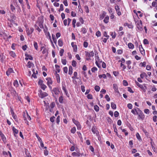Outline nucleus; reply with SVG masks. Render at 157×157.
<instances>
[{"mask_svg": "<svg viewBox=\"0 0 157 157\" xmlns=\"http://www.w3.org/2000/svg\"><path fill=\"white\" fill-rule=\"evenodd\" d=\"M143 43L144 44H149V42L147 39H144L143 40Z\"/></svg>", "mask_w": 157, "mask_h": 157, "instance_id": "obj_46", "label": "nucleus"}, {"mask_svg": "<svg viewBox=\"0 0 157 157\" xmlns=\"http://www.w3.org/2000/svg\"><path fill=\"white\" fill-rule=\"evenodd\" d=\"M45 29H44V31L46 35L48 36V33H49L48 31V28L46 26H45Z\"/></svg>", "mask_w": 157, "mask_h": 157, "instance_id": "obj_25", "label": "nucleus"}, {"mask_svg": "<svg viewBox=\"0 0 157 157\" xmlns=\"http://www.w3.org/2000/svg\"><path fill=\"white\" fill-rule=\"evenodd\" d=\"M137 28L140 31L143 30L142 22L141 20H137L135 22Z\"/></svg>", "mask_w": 157, "mask_h": 157, "instance_id": "obj_2", "label": "nucleus"}, {"mask_svg": "<svg viewBox=\"0 0 157 157\" xmlns=\"http://www.w3.org/2000/svg\"><path fill=\"white\" fill-rule=\"evenodd\" d=\"M64 50L63 49H61L59 51V54L60 56H62L64 52Z\"/></svg>", "mask_w": 157, "mask_h": 157, "instance_id": "obj_51", "label": "nucleus"}, {"mask_svg": "<svg viewBox=\"0 0 157 157\" xmlns=\"http://www.w3.org/2000/svg\"><path fill=\"white\" fill-rule=\"evenodd\" d=\"M63 71L65 73H67L68 71V69L67 67H64L63 68Z\"/></svg>", "mask_w": 157, "mask_h": 157, "instance_id": "obj_54", "label": "nucleus"}, {"mask_svg": "<svg viewBox=\"0 0 157 157\" xmlns=\"http://www.w3.org/2000/svg\"><path fill=\"white\" fill-rule=\"evenodd\" d=\"M139 48L140 52V53H141V54L143 55L144 54V53H145L144 51L143 48L141 45L139 46Z\"/></svg>", "mask_w": 157, "mask_h": 157, "instance_id": "obj_15", "label": "nucleus"}, {"mask_svg": "<svg viewBox=\"0 0 157 157\" xmlns=\"http://www.w3.org/2000/svg\"><path fill=\"white\" fill-rule=\"evenodd\" d=\"M88 45V43L87 42H84L83 43V46L85 48L87 47Z\"/></svg>", "mask_w": 157, "mask_h": 157, "instance_id": "obj_63", "label": "nucleus"}, {"mask_svg": "<svg viewBox=\"0 0 157 157\" xmlns=\"http://www.w3.org/2000/svg\"><path fill=\"white\" fill-rule=\"evenodd\" d=\"M94 109L97 112H98L99 110V107L97 105H94Z\"/></svg>", "mask_w": 157, "mask_h": 157, "instance_id": "obj_43", "label": "nucleus"}, {"mask_svg": "<svg viewBox=\"0 0 157 157\" xmlns=\"http://www.w3.org/2000/svg\"><path fill=\"white\" fill-rule=\"evenodd\" d=\"M13 70L12 68H9L6 72V74L7 76H9L11 73L13 72Z\"/></svg>", "mask_w": 157, "mask_h": 157, "instance_id": "obj_13", "label": "nucleus"}, {"mask_svg": "<svg viewBox=\"0 0 157 157\" xmlns=\"http://www.w3.org/2000/svg\"><path fill=\"white\" fill-rule=\"evenodd\" d=\"M43 21L42 20L41 21H39L37 22L36 24H38V26L41 29H43L44 26L43 25Z\"/></svg>", "mask_w": 157, "mask_h": 157, "instance_id": "obj_9", "label": "nucleus"}, {"mask_svg": "<svg viewBox=\"0 0 157 157\" xmlns=\"http://www.w3.org/2000/svg\"><path fill=\"white\" fill-rule=\"evenodd\" d=\"M85 54L86 56V59L87 60H89L91 59L90 58L94 56V53L93 51L88 52H85Z\"/></svg>", "mask_w": 157, "mask_h": 157, "instance_id": "obj_1", "label": "nucleus"}, {"mask_svg": "<svg viewBox=\"0 0 157 157\" xmlns=\"http://www.w3.org/2000/svg\"><path fill=\"white\" fill-rule=\"evenodd\" d=\"M10 54V56H12V57L14 58L16 57V55L15 53L13 51L10 52L9 53Z\"/></svg>", "mask_w": 157, "mask_h": 157, "instance_id": "obj_23", "label": "nucleus"}, {"mask_svg": "<svg viewBox=\"0 0 157 157\" xmlns=\"http://www.w3.org/2000/svg\"><path fill=\"white\" fill-rule=\"evenodd\" d=\"M97 68L95 67H93L91 69V71L93 72H94L95 71H97Z\"/></svg>", "mask_w": 157, "mask_h": 157, "instance_id": "obj_52", "label": "nucleus"}, {"mask_svg": "<svg viewBox=\"0 0 157 157\" xmlns=\"http://www.w3.org/2000/svg\"><path fill=\"white\" fill-rule=\"evenodd\" d=\"M109 17L108 16H106L105 18H104L103 21L105 23H107L109 22Z\"/></svg>", "mask_w": 157, "mask_h": 157, "instance_id": "obj_19", "label": "nucleus"}, {"mask_svg": "<svg viewBox=\"0 0 157 157\" xmlns=\"http://www.w3.org/2000/svg\"><path fill=\"white\" fill-rule=\"evenodd\" d=\"M46 80L47 81V84L48 85H51L52 84V82L51 78H46Z\"/></svg>", "mask_w": 157, "mask_h": 157, "instance_id": "obj_12", "label": "nucleus"}, {"mask_svg": "<svg viewBox=\"0 0 157 157\" xmlns=\"http://www.w3.org/2000/svg\"><path fill=\"white\" fill-rule=\"evenodd\" d=\"M71 16L73 17H75L76 16V13L75 12L72 11L71 13Z\"/></svg>", "mask_w": 157, "mask_h": 157, "instance_id": "obj_64", "label": "nucleus"}, {"mask_svg": "<svg viewBox=\"0 0 157 157\" xmlns=\"http://www.w3.org/2000/svg\"><path fill=\"white\" fill-rule=\"evenodd\" d=\"M61 62L62 64L64 65H65L66 64L67 61L65 59H62Z\"/></svg>", "mask_w": 157, "mask_h": 157, "instance_id": "obj_53", "label": "nucleus"}, {"mask_svg": "<svg viewBox=\"0 0 157 157\" xmlns=\"http://www.w3.org/2000/svg\"><path fill=\"white\" fill-rule=\"evenodd\" d=\"M94 89L96 91L98 92L100 90V88L99 86L97 85L95 86Z\"/></svg>", "mask_w": 157, "mask_h": 157, "instance_id": "obj_39", "label": "nucleus"}, {"mask_svg": "<svg viewBox=\"0 0 157 157\" xmlns=\"http://www.w3.org/2000/svg\"><path fill=\"white\" fill-rule=\"evenodd\" d=\"M25 56L26 57H28V58L29 59L32 60L33 59V58L32 56L28 55L27 54H25Z\"/></svg>", "mask_w": 157, "mask_h": 157, "instance_id": "obj_35", "label": "nucleus"}, {"mask_svg": "<svg viewBox=\"0 0 157 157\" xmlns=\"http://www.w3.org/2000/svg\"><path fill=\"white\" fill-rule=\"evenodd\" d=\"M113 88L115 90V92L119 93V91L118 90L117 86L116 85H113Z\"/></svg>", "mask_w": 157, "mask_h": 157, "instance_id": "obj_33", "label": "nucleus"}, {"mask_svg": "<svg viewBox=\"0 0 157 157\" xmlns=\"http://www.w3.org/2000/svg\"><path fill=\"white\" fill-rule=\"evenodd\" d=\"M10 90V91L11 94L13 95L14 96H16L17 95L16 91L13 88H11Z\"/></svg>", "mask_w": 157, "mask_h": 157, "instance_id": "obj_10", "label": "nucleus"}, {"mask_svg": "<svg viewBox=\"0 0 157 157\" xmlns=\"http://www.w3.org/2000/svg\"><path fill=\"white\" fill-rule=\"evenodd\" d=\"M63 7V5L62 4H60V8L59 10V11L60 12V11H63L64 10Z\"/></svg>", "mask_w": 157, "mask_h": 157, "instance_id": "obj_48", "label": "nucleus"}, {"mask_svg": "<svg viewBox=\"0 0 157 157\" xmlns=\"http://www.w3.org/2000/svg\"><path fill=\"white\" fill-rule=\"evenodd\" d=\"M58 44L60 47H61L63 45V42L61 39H59V40L58 41Z\"/></svg>", "mask_w": 157, "mask_h": 157, "instance_id": "obj_22", "label": "nucleus"}, {"mask_svg": "<svg viewBox=\"0 0 157 157\" xmlns=\"http://www.w3.org/2000/svg\"><path fill=\"white\" fill-rule=\"evenodd\" d=\"M123 84L124 86H127L128 85V83L126 81L124 80L123 81Z\"/></svg>", "mask_w": 157, "mask_h": 157, "instance_id": "obj_62", "label": "nucleus"}, {"mask_svg": "<svg viewBox=\"0 0 157 157\" xmlns=\"http://www.w3.org/2000/svg\"><path fill=\"white\" fill-rule=\"evenodd\" d=\"M91 130L92 132L94 133V134H97V131L96 128L94 126H93L92 127Z\"/></svg>", "mask_w": 157, "mask_h": 157, "instance_id": "obj_20", "label": "nucleus"}, {"mask_svg": "<svg viewBox=\"0 0 157 157\" xmlns=\"http://www.w3.org/2000/svg\"><path fill=\"white\" fill-rule=\"evenodd\" d=\"M56 78L57 80V82L58 83H59L60 82V79L59 75L58 74H56Z\"/></svg>", "mask_w": 157, "mask_h": 157, "instance_id": "obj_26", "label": "nucleus"}, {"mask_svg": "<svg viewBox=\"0 0 157 157\" xmlns=\"http://www.w3.org/2000/svg\"><path fill=\"white\" fill-rule=\"evenodd\" d=\"M13 130V132L14 133V136H16L15 134H17L18 133V130L15 128L14 127H13L12 128Z\"/></svg>", "mask_w": 157, "mask_h": 157, "instance_id": "obj_17", "label": "nucleus"}, {"mask_svg": "<svg viewBox=\"0 0 157 157\" xmlns=\"http://www.w3.org/2000/svg\"><path fill=\"white\" fill-rule=\"evenodd\" d=\"M115 9L116 10L117 15L118 16H120L121 14V13L120 11V7L118 5L116 6L115 7Z\"/></svg>", "mask_w": 157, "mask_h": 157, "instance_id": "obj_7", "label": "nucleus"}, {"mask_svg": "<svg viewBox=\"0 0 157 157\" xmlns=\"http://www.w3.org/2000/svg\"><path fill=\"white\" fill-rule=\"evenodd\" d=\"M81 31L83 33H86L87 32V30L86 28H82Z\"/></svg>", "mask_w": 157, "mask_h": 157, "instance_id": "obj_47", "label": "nucleus"}, {"mask_svg": "<svg viewBox=\"0 0 157 157\" xmlns=\"http://www.w3.org/2000/svg\"><path fill=\"white\" fill-rule=\"evenodd\" d=\"M38 95L40 98H43L47 96L48 94L46 92H43L41 90H40L39 91Z\"/></svg>", "mask_w": 157, "mask_h": 157, "instance_id": "obj_4", "label": "nucleus"}, {"mask_svg": "<svg viewBox=\"0 0 157 157\" xmlns=\"http://www.w3.org/2000/svg\"><path fill=\"white\" fill-rule=\"evenodd\" d=\"M24 119L25 121V123H27V124H28V122L27 121V119L29 120L30 121L31 120V118L30 116L28 115V113L27 112L26 114L24 113V114L23 115Z\"/></svg>", "mask_w": 157, "mask_h": 157, "instance_id": "obj_5", "label": "nucleus"}, {"mask_svg": "<svg viewBox=\"0 0 157 157\" xmlns=\"http://www.w3.org/2000/svg\"><path fill=\"white\" fill-rule=\"evenodd\" d=\"M87 97L88 99H92V95L90 94H89L87 95Z\"/></svg>", "mask_w": 157, "mask_h": 157, "instance_id": "obj_61", "label": "nucleus"}, {"mask_svg": "<svg viewBox=\"0 0 157 157\" xmlns=\"http://www.w3.org/2000/svg\"><path fill=\"white\" fill-rule=\"evenodd\" d=\"M136 137L137 139L139 140H141L140 136V135L138 133H136Z\"/></svg>", "mask_w": 157, "mask_h": 157, "instance_id": "obj_44", "label": "nucleus"}, {"mask_svg": "<svg viewBox=\"0 0 157 157\" xmlns=\"http://www.w3.org/2000/svg\"><path fill=\"white\" fill-rule=\"evenodd\" d=\"M119 113L117 111H116L114 113V115L115 117H117L119 116Z\"/></svg>", "mask_w": 157, "mask_h": 157, "instance_id": "obj_56", "label": "nucleus"}, {"mask_svg": "<svg viewBox=\"0 0 157 157\" xmlns=\"http://www.w3.org/2000/svg\"><path fill=\"white\" fill-rule=\"evenodd\" d=\"M138 108H136V109H132L131 111V112L134 114L135 115L137 114V111Z\"/></svg>", "mask_w": 157, "mask_h": 157, "instance_id": "obj_24", "label": "nucleus"}, {"mask_svg": "<svg viewBox=\"0 0 157 157\" xmlns=\"http://www.w3.org/2000/svg\"><path fill=\"white\" fill-rule=\"evenodd\" d=\"M98 77L100 78H105L106 77V76L105 74H103L102 75H98Z\"/></svg>", "mask_w": 157, "mask_h": 157, "instance_id": "obj_42", "label": "nucleus"}, {"mask_svg": "<svg viewBox=\"0 0 157 157\" xmlns=\"http://www.w3.org/2000/svg\"><path fill=\"white\" fill-rule=\"evenodd\" d=\"M35 29L38 32H40L41 31V30L40 28H39V26L37 25L36 24L35 25Z\"/></svg>", "mask_w": 157, "mask_h": 157, "instance_id": "obj_37", "label": "nucleus"}, {"mask_svg": "<svg viewBox=\"0 0 157 157\" xmlns=\"http://www.w3.org/2000/svg\"><path fill=\"white\" fill-rule=\"evenodd\" d=\"M145 76H147V75L144 72L143 73L141 74L140 75V78H143Z\"/></svg>", "mask_w": 157, "mask_h": 157, "instance_id": "obj_41", "label": "nucleus"}, {"mask_svg": "<svg viewBox=\"0 0 157 157\" xmlns=\"http://www.w3.org/2000/svg\"><path fill=\"white\" fill-rule=\"evenodd\" d=\"M63 97L62 96H61L59 98V101L61 103H62L63 102Z\"/></svg>", "mask_w": 157, "mask_h": 157, "instance_id": "obj_31", "label": "nucleus"}, {"mask_svg": "<svg viewBox=\"0 0 157 157\" xmlns=\"http://www.w3.org/2000/svg\"><path fill=\"white\" fill-rule=\"evenodd\" d=\"M137 114L138 116V119L143 120L144 118V116L141 111L139 108H137Z\"/></svg>", "mask_w": 157, "mask_h": 157, "instance_id": "obj_3", "label": "nucleus"}, {"mask_svg": "<svg viewBox=\"0 0 157 157\" xmlns=\"http://www.w3.org/2000/svg\"><path fill=\"white\" fill-rule=\"evenodd\" d=\"M52 92H54L55 94H58L59 93V89L57 87H55L53 89Z\"/></svg>", "mask_w": 157, "mask_h": 157, "instance_id": "obj_8", "label": "nucleus"}, {"mask_svg": "<svg viewBox=\"0 0 157 157\" xmlns=\"http://www.w3.org/2000/svg\"><path fill=\"white\" fill-rule=\"evenodd\" d=\"M40 86L41 88L43 90H44L46 88L47 86L44 85V84H41Z\"/></svg>", "mask_w": 157, "mask_h": 157, "instance_id": "obj_36", "label": "nucleus"}, {"mask_svg": "<svg viewBox=\"0 0 157 157\" xmlns=\"http://www.w3.org/2000/svg\"><path fill=\"white\" fill-rule=\"evenodd\" d=\"M33 30L34 29L33 28H31L30 29L28 28H26V32L28 35H29L32 34Z\"/></svg>", "mask_w": 157, "mask_h": 157, "instance_id": "obj_6", "label": "nucleus"}, {"mask_svg": "<svg viewBox=\"0 0 157 157\" xmlns=\"http://www.w3.org/2000/svg\"><path fill=\"white\" fill-rule=\"evenodd\" d=\"M129 109H132V105L131 104L129 103L127 105Z\"/></svg>", "mask_w": 157, "mask_h": 157, "instance_id": "obj_59", "label": "nucleus"}, {"mask_svg": "<svg viewBox=\"0 0 157 157\" xmlns=\"http://www.w3.org/2000/svg\"><path fill=\"white\" fill-rule=\"evenodd\" d=\"M10 9L12 12L14 11L15 9V8L14 6L12 4L10 5Z\"/></svg>", "mask_w": 157, "mask_h": 157, "instance_id": "obj_49", "label": "nucleus"}, {"mask_svg": "<svg viewBox=\"0 0 157 157\" xmlns=\"http://www.w3.org/2000/svg\"><path fill=\"white\" fill-rule=\"evenodd\" d=\"M136 83V85L138 86L141 89L142 88H143V87H144L143 86L140 84L138 82H137L136 81L135 82Z\"/></svg>", "mask_w": 157, "mask_h": 157, "instance_id": "obj_32", "label": "nucleus"}, {"mask_svg": "<svg viewBox=\"0 0 157 157\" xmlns=\"http://www.w3.org/2000/svg\"><path fill=\"white\" fill-rule=\"evenodd\" d=\"M96 35L98 37L100 36L101 35V32L99 31H98L96 33Z\"/></svg>", "mask_w": 157, "mask_h": 157, "instance_id": "obj_55", "label": "nucleus"}, {"mask_svg": "<svg viewBox=\"0 0 157 157\" xmlns=\"http://www.w3.org/2000/svg\"><path fill=\"white\" fill-rule=\"evenodd\" d=\"M105 98L106 99V100L108 101H109L110 100V98L109 97V96L107 94L105 96Z\"/></svg>", "mask_w": 157, "mask_h": 157, "instance_id": "obj_50", "label": "nucleus"}, {"mask_svg": "<svg viewBox=\"0 0 157 157\" xmlns=\"http://www.w3.org/2000/svg\"><path fill=\"white\" fill-rule=\"evenodd\" d=\"M72 121L73 123L75 124L76 126L80 124V123L78 121L75 120L74 119H72Z\"/></svg>", "mask_w": 157, "mask_h": 157, "instance_id": "obj_30", "label": "nucleus"}, {"mask_svg": "<svg viewBox=\"0 0 157 157\" xmlns=\"http://www.w3.org/2000/svg\"><path fill=\"white\" fill-rule=\"evenodd\" d=\"M152 6L156 7V6H157V3L155 2H153L152 3Z\"/></svg>", "mask_w": 157, "mask_h": 157, "instance_id": "obj_57", "label": "nucleus"}, {"mask_svg": "<svg viewBox=\"0 0 157 157\" xmlns=\"http://www.w3.org/2000/svg\"><path fill=\"white\" fill-rule=\"evenodd\" d=\"M76 129L75 127H73L71 130V132L72 133H75L76 132Z\"/></svg>", "mask_w": 157, "mask_h": 157, "instance_id": "obj_40", "label": "nucleus"}, {"mask_svg": "<svg viewBox=\"0 0 157 157\" xmlns=\"http://www.w3.org/2000/svg\"><path fill=\"white\" fill-rule=\"evenodd\" d=\"M111 107L113 109H115L116 108V105L113 102L111 103Z\"/></svg>", "mask_w": 157, "mask_h": 157, "instance_id": "obj_34", "label": "nucleus"}, {"mask_svg": "<svg viewBox=\"0 0 157 157\" xmlns=\"http://www.w3.org/2000/svg\"><path fill=\"white\" fill-rule=\"evenodd\" d=\"M128 48L130 49H133L134 48L133 44L131 43H129L128 44Z\"/></svg>", "mask_w": 157, "mask_h": 157, "instance_id": "obj_28", "label": "nucleus"}, {"mask_svg": "<svg viewBox=\"0 0 157 157\" xmlns=\"http://www.w3.org/2000/svg\"><path fill=\"white\" fill-rule=\"evenodd\" d=\"M72 65L74 67H75L76 65V63L75 60H73L72 61Z\"/></svg>", "mask_w": 157, "mask_h": 157, "instance_id": "obj_45", "label": "nucleus"}, {"mask_svg": "<svg viewBox=\"0 0 157 157\" xmlns=\"http://www.w3.org/2000/svg\"><path fill=\"white\" fill-rule=\"evenodd\" d=\"M103 35L104 36L106 37L107 38V39H108L109 37V36L107 35V33L105 31L103 33Z\"/></svg>", "mask_w": 157, "mask_h": 157, "instance_id": "obj_58", "label": "nucleus"}, {"mask_svg": "<svg viewBox=\"0 0 157 157\" xmlns=\"http://www.w3.org/2000/svg\"><path fill=\"white\" fill-rule=\"evenodd\" d=\"M74 75L72 77L73 79L77 78L78 79L77 77V73L76 72H75L74 73Z\"/></svg>", "mask_w": 157, "mask_h": 157, "instance_id": "obj_29", "label": "nucleus"}, {"mask_svg": "<svg viewBox=\"0 0 157 157\" xmlns=\"http://www.w3.org/2000/svg\"><path fill=\"white\" fill-rule=\"evenodd\" d=\"M13 85L14 86L16 87H17L19 85L18 83L17 80H15L14 81V82L13 83Z\"/></svg>", "mask_w": 157, "mask_h": 157, "instance_id": "obj_21", "label": "nucleus"}, {"mask_svg": "<svg viewBox=\"0 0 157 157\" xmlns=\"http://www.w3.org/2000/svg\"><path fill=\"white\" fill-rule=\"evenodd\" d=\"M33 64L30 61H29L27 63V67L29 68H31L32 65H33Z\"/></svg>", "mask_w": 157, "mask_h": 157, "instance_id": "obj_27", "label": "nucleus"}, {"mask_svg": "<svg viewBox=\"0 0 157 157\" xmlns=\"http://www.w3.org/2000/svg\"><path fill=\"white\" fill-rule=\"evenodd\" d=\"M71 45L73 48L74 51L75 52H77V45H76L74 44L73 42L71 43Z\"/></svg>", "mask_w": 157, "mask_h": 157, "instance_id": "obj_14", "label": "nucleus"}, {"mask_svg": "<svg viewBox=\"0 0 157 157\" xmlns=\"http://www.w3.org/2000/svg\"><path fill=\"white\" fill-rule=\"evenodd\" d=\"M33 45H34V47L35 48V49L36 50H37L38 48V45H37V43L36 42H34Z\"/></svg>", "mask_w": 157, "mask_h": 157, "instance_id": "obj_38", "label": "nucleus"}, {"mask_svg": "<svg viewBox=\"0 0 157 157\" xmlns=\"http://www.w3.org/2000/svg\"><path fill=\"white\" fill-rule=\"evenodd\" d=\"M62 89L64 91L66 96L67 97H69V94L68 93L67 90L66 89L65 87V86H63Z\"/></svg>", "mask_w": 157, "mask_h": 157, "instance_id": "obj_16", "label": "nucleus"}, {"mask_svg": "<svg viewBox=\"0 0 157 157\" xmlns=\"http://www.w3.org/2000/svg\"><path fill=\"white\" fill-rule=\"evenodd\" d=\"M73 73V68L71 66H70L69 68L68 74L70 75H71Z\"/></svg>", "mask_w": 157, "mask_h": 157, "instance_id": "obj_18", "label": "nucleus"}, {"mask_svg": "<svg viewBox=\"0 0 157 157\" xmlns=\"http://www.w3.org/2000/svg\"><path fill=\"white\" fill-rule=\"evenodd\" d=\"M0 135L3 141L4 142H6V138L1 131H0Z\"/></svg>", "mask_w": 157, "mask_h": 157, "instance_id": "obj_11", "label": "nucleus"}, {"mask_svg": "<svg viewBox=\"0 0 157 157\" xmlns=\"http://www.w3.org/2000/svg\"><path fill=\"white\" fill-rule=\"evenodd\" d=\"M55 104L54 102L52 103L50 105V107L51 109H53L55 106Z\"/></svg>", "mask_w": 157, "mask_h": 157, "instance_id": "obj_60", "label": "nucleus"}]
</instances>
